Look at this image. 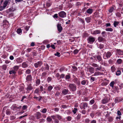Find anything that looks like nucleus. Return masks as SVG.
<instances>
[{
	"instance_id": "f257e3e1",
	"label": "nucleus",
	"mask_w": 123,
	"mask_h": 123,
	"mask_svg": "<svg viewBox=\"0 0 123 123\" xmlns=\"http://www.w3.org/2000/svg\"><path fill=\"white\" fill-rule=\"evenodd\" d=\"M68 87L70 90L72 91H75L76 89V86L74 84H69L68 86Z\"/></svg>"
},
{
	"instance_id": "f03ea898",
	"label": "nucleus",
	"mask_w": 123,
	"mask_h": 123,
	"mask_svg": "<svg viewBox=\"0 0 123 123\" xmlns=\"http://www.w3.org/2000/svg\"><path fill=\"white\" fill-rule=\"evenodd\" d=\"M95 41V38L92 37H89L87 39L88 43L91 44L92 43Z\"/></svg>"
},
{
	"instance_id": "7ed1b4c3",
	"label": "nucleus",
	"mask_w": 123,
	"mask_h": 123,
	"mask_svg": "<svg viewBox=\"0 0 123 123\" xmlns=\"http://www.w3.org/2000/svg\"><path fill=\"white\" fill-rule=\"evenodd\" d=\"M59 16L62 18H64L66 17V13L64 11H62L58 13Z\"/></svg>"
},
{
	"instance_id": "20e7f679",
	"label": "nucleus",
	"mask_w": 123,
	"mask_h": 123,
	"mask_svg": "<svg viewBox=\"0 0 123 123\" xmlns=\"http://www.w3.org/2000/svg\"><path fill=\"white\" fill-rule=\"evenodd\" d=\"M88 105L87 103H82L81 104L80 107L81 109H85L86 108L88 107Z\"/></svg>"
},
{
	"instance_id": "39448f33",
	"label": "nucleus",
	"mask_w": 123,
	"mask_h": 123,
	"mask_svg": "<svg viewBox=\"0 0 123 123\" xmlns=\"http://www.w3.org/2000/svg\"><path fill=\"white\" fill-rule=\"evenodd\" d=\"M42 62L41 61L37 62L34 64L35 67L36 68H37L39 67H40L42 64Z\"/></svg>"
},
{
	"instance_id": "423d86ee",
	"label": "nucleus",
	"mask_w": 123,
	"mask_h": 123,
	"mask_svg": "<svg viewBox=\"0 0 123 123\" xmlns=\"http://www.w3.org/2000/svg\"><path fill=\"white\" fill-rule=\"evenodd\" d=\"M57 29L59 32H61L62 30V27L61 26V24H58L57 25Z\"/></svg>"
},
{
	"instance_id": "0eeeda50",
	"label": "nucleus",
	"mask_w": 123,
	"mask_h": 123,
	"mask_svg": "<svg viewBox=\"0 0 123 123\" xmlns=\"http://www.w3.org/2000/svg\"><path fill=\"white\" fill-rule=\"evenodd\" d=\"M10 0H5L3 3V5L4 6L6 7L10 3Z\"/></svg>"
},
{
	"instance_id": "6e6552de",
	"label": "nucleus",
	"mask_w": 123,
	"mask_h": 123,
	"mask_svg": "<svg viewBox=\"0 0 123 123\" xmlns=\"http://www.w3.org/2000/svg\"><path fill=\"white\" fill-rule=\"evenodd\" d=\"M68 91L69 90L68 89H63L62 91V93L64 95H65L68 94Z\"/></svg>"
},
{
	"instance_id": "1a4fd4ad",
	"label": "nucleus",
	"mask_w": 123,
	"mask_h": 123,
	"mask_svg": "<svg viewBox=\"0 0 123 123\" xmlns=\"http://www.w3.org/2000/svg\"><path fill=\"white\" fill-rule=\"evenodd\" d=\"M109 99L108 98H104L102 101V103L103 104H105L107 103L109 101Z\"/></svg>"
},
{
	"instance_id": "9d476101",
	"label": "nucleus",
	"mask_w": 123,
	"mask_h": 123,
	"mask_svg": "<svg viewBox=\"0 0 123 123\" xmlns=\"http://www.w3.org/2000/svg\"><path fill=\"white\" fill-rule=\"evenodd\" d=\"M21 66L23 68H26L28 67V64L26 62H24L22 64Z\"/></svg>"
},
{
	"instance_id": "9b49d317",
	"label": "nucleus",
	"mask_w": 123,
	"mask_h": 123,
	"mask_svg": "<svg viewBox=\"0 0 123 123\" xmlns=\"http://www.w3.org/2000/svg\"><path fill=\"white\" fill-rule=\"evenodd\" d=\"M88 70L91 74L93 73L94 72V69L93 67H91L87 69Z\"/></svg>"
},
{
	"instance_id": "f8f14e48",
	"label": "nucleus",
	"mask_w": 123,
	"mask_h": 123,
	"mask_svg": "<svg viewBox=\"0 0 123 123\" xmlns=\"http://www.w3.org/2000/svg\"><path fill=\"white\" fill-rule=\"evenodd\" d=\"M100 32V30H97L94 31L93 32H92L91 33L93 35H95L99 34Z\"/></svg>"
},
{
	"instance_id": "ddd939ff",
	"label": "nucleus",
	"mask_w": 123,
	"mask_h": 123,
	"mask_svg": "<svg viewBox=\"0 0 123 123\" xmlns=\"http://www.w3.org/2000/svg\"><path fill=\"white\" fill-rule=\"evenodd\" d=\"M111 55V53L110 52H108L107 53H105V56L107 58H110Z\"/></svg>"
},
{
	"instance_id": "4468645a",
	"label": "nucleus",
	"mask_w": 123,
	"mask_h": 123,
	"mask_svg": "<svg viewBox=\"0 0 123 123\" xmlns=\"http://www.w3.org/2000/svg\"><path fill=\"white\" fill-rule=\"evenodd\" d=\"M26 80L28 81H30L32 80V77L31 75H28L27 76Z\"/></svg>"
},
{
	"instance_id": "2eb2a0df",
	"label": "nucleus",
	"mask_w": 123,
	"mask_h": 123,
	"mask_svg": "<svg viewBox=\"0 0 123 123\" xmlns=\"http://www.w3.org/2000/svg\"><path fill=\"white\" fill-rule=\"evenodd\" d=\"M93 10L91 8H89L86 11L87 13L89 14H91Z\"/></svg>"
},
{
	"instance_id": "dca6fc26",
	"label": "nucleus",
	"mask_w": 123,
	"mask_h": 123,
	"mask_svg": "<svg viewBox=\"0 0 123 123\" xmlns=\"http://www.w3.org/2000/svg\"><path fill=\"white\" fill-rule=\"evenodd\" d=\"M41 116V113L39 112H37L36 113V117L37 119H39Z\"/></svg>"
},
{
	"instance_id": "f3484780",
	"label": "nucleus",
	"mask_w": 123,
	"mask_h": 123,
	"mask_svg": "<svg viewBox=\"0 0 123 123\" xmlns=\"http://www.w3.org/2000/svg\"><path fill=\"white\" fill-rule=\"evenodd\" d=\"M19 67L18 66H15L13 67V70L16 72L18 69Z\"/></svg>"
},
{
	"instance_id": "a211bd4d",
	"label": "nucleus",
	"mask_w": 123,
	"mask_h": 123,
	"mask_svg": "<svg viewBox=\"0 0 123 123\" xmlns=\"http://www.w3.org/2000/svg\"><path fill=\"white\" fill-rule=\"evenodd\" d=\"M32 89V87L31 86V84H30L27 88V91H31V90Z\"/></svg>"
},
{
	"instance_id": "6ab92c4d",
	"label": "nucleus",
	"mask_w": 123,
	"mask_h": 123,
	"mask_svg": "<svg viewBox=\"0 0 123 123\" xmlns=\"http://www.w3.org/2000/svg\"><path fill=\"white\" fill-rule=\"evenodd\" d=\"M111 72H112L113 73L116 70V68L114 66H113L111 67Z\"/></svg>"
},
{
	"instance_id": "aec40b11",
	"label": "nucleus",
	"mask_w": 123,
	"mask_h": 123,
	"mask_svg": "<svg viewBox=\"0 0 123 123\" xmlns=\"http://www.w3.org/2000/svg\"><path fill=\"white\" fill-rule=\"evenodd\" d=\"M102 73L99 72H95L94 74V76H97L100 75H101L102 74Z\"/></svg>"
},
{
	"instance_id": "412c9836",
	"label": "nucleus",
	"mask_w": 123,
	"mask_h": 123,
	"mask_svg": "<svg viewBox=\"0 0 123 123\" xmlns=\"http://www.w3.org/2000/svg\"><path fill=\"white\" fill-rule=\"evenodd\" d=\"M16 61L17 62L19 63H20L22 62V59L20 58H17L16 60Z\"/></svg>"
},
{
	"instance_id": "4be33fe9",
	"label": "nucleus",
	"mask_w": 123,
	"mask_h": 123,
	"mask_svg": "<svg viewBox=\"0 0 123 123\" xmlns=\"http://www.w3.org/2000/svg\"><path fill=\"white\" fill-rule=\"evenodd\" d=\"M40 81L39 79H37L36 81V86H38L40 84Z\"/></svg>"
},
{
	"instance_id": "5701e85b",
	"label": "nucleus",
	"mask_w": 123,
	"mask_h": 123,
	"mask_svg": "<svg viewBox=\"0 0 123 123\" xmlns=\"http://www.w3.org/2000/svg\"><path fill=\"white\" fill-rule=\"evenodd\" d=\"M53 87L51 86H48L47 89V91L49 92L51 91L53 89Z\"/></svg>"
},
{
	"instance_id": "b1692460",
	"label": "nucleus",
	"mask_w": 123,
	"mask_h": 123,
	"mask_svg": "<svg viewBox=\"0 0 123 123\" xmlns=\"http://www.w3.org/2000/svg\"><path fill=\"white\" fill-rule=\"evenodd\" d=\"M40 92V91L39 90V88H37L34 91V94H38Z\"/></svg>"
},
{
	"instance_id": "393cba45",
	"label": "nucleus",
	"mask_w": 123,
	"mask_h": 123,
	"mask_svg": "<svg viewBox=\"0 0 123 123\" xmlns=\"http://www.w3.org/2000/svg\"><path fill=\"white\" fill-rule=\"evenodd\" d=\"M97 59L98 60L99 62H101L102 61L101 57L100 55H98L97 56Z\"/></svg>"
},
{
	"instance_id": "a878e982",
	"label": "nucleus",
	"mask_w": 123,
	"mask_h": 123,
	"mask_svg": "<svg viewBox=\"0 0 123 123\" xmlns=\"http://www.w3.org/2000/svg\"><path fill=\"white\" fill-rule=\"evenodd\" d=\"M46 120L47 121L49 122H51L52 120L51 117L50 116H48Z\"/></svg>"
},
{
	"instance_id": "bb28decb",
	"label": "nucleus",
	"mask_w": 123,
	"mask_h": 123,
	"mask_svg": "<svg viewBox=\"0 0 123 123\" xmlns=\"http://www.w3.org/2000/svg\"><path fill=\"white\" fill-rule=\"evenodd\" d=\"M119 23V22L118 21H114L113 23L114 26L115 27H116L118 25Z\"/></svg>"
},
{
	"instance_id": "cd10ccee",
	"label": "nucleus",
	"mask_w": 123,
	"mask_h": 123,
	"mask_svg": "<svg viewBox=\"0 0 123 123\" xmlns=\"http://www.w3.org/2000/svg\"><path fill=\"white\" fill-rule=\"evenodd\" d=\"M16 73V72H15L13 70H10L9 72V73L10 74H15Z\"/></svg>"
},
{
	"instance_id": "c85d7f7f",
	"label": "nucleus",
	"mask_w": 123,
	"mask_h": 123,
	"mask_svg": "<svg viewBox=\"0 0 123 123\" xmlns=\"http://www.w3.org/2000/svg\"><path fill=\"white\" fill-rule=\"evenodd\" d=\"M121 72L120 70H118L116 72V74L117 76H118L121 75Z\"/></svg>"
},
{
	"instance_id": "c756f323",
	"label": "nucleus",
	"mask_w": 123,
	"mask_h": 123,
	"mask_svg": "<svg viewBox=\"0 0 123 123\" xmlns=\"http://www.w3.org/2000/svg\"><path fill=\"white\" fill-rule=\"evenodd\" d=\"M122 62V60L121 59H119L117 60V62L118 64H120Z\"/></svg>"
},
{
	"instance_id": "7c9ffc66",
	"label": "nucleus",
	"mask_w": 123,
	"mask_h": 123,
	"mask_svg": "<svg viewBox=\"0 0 123 123\" xmlns=\"http://www.w3.org/2000/svg\"><path fill=\"white\" fill-rule=\"evenodd\" d=\"M115 84L114 82L112 81L111 82L110 84V86L112 87H113L114 86V85Z\"/></svg>"
},
{
	"instance_id": "2f4dec72",
	"label": "nucleus",
	"mask_w": 123,
	"mask_h": 123,
	"mask_svg": "<svg viewBox=\"0 0 123 123\" xmlns=\"http://www.w3.org/2000/svg\"><path fill=\"white\" fill-rule=\"evenodd\" d=\"M81 116V115L78 114L77 116L75 117V119L76 120V119L77 120L80 119V118Z\"/></svg>"
},
{
	"instance_id": "473e14b6",
	"label": "nucleus",
	"mask_w": 123,
	"mask_h": 123,
	"mask_svg": "<svg viewBox=\"0 0 123 123\" xmlns=\"http://www.w3.org/2000/svg\"><path fill=\"white\" fill-rule=\"evenodd\" d=\"M105 30L108 31H113V29L111 28H106Z\"/></svg>"
},
{
	"instance_id": "72a5a7b5",
	"label": "nucleus",
	"mask_w": 123,
	"mask_h": 123,
	"mask_svg": "<svg viewBox=\"0 0 123 123\" xmlns=\"http://www.w3.org/2000/svg\"><path fill=\"white\" fill-rule=\"evenodd\" d=\"M6 7L4 6V5H3V6H0V11H2Z\"/></svg>"
},
{
	"instance_id": "f704fd0d",
	"label": "nucleus",
	"mask_w": 123,
	"mask_h": 123,
	"mask_svg": "<svg viewBox=\"0 0 123 123\" xmlns=\"http://www.w3.org/2000/svg\"><path fill=\"white\" fill-rule=\"evenodd\" d=\"M85 20L87 23H89L90 22V18L89 17H87L86 18Z\"/></svg>"
},
{
	"instance_id": "c9c22d12",
	"label": "nucleus",
	"mask_w": 123,
	"mask_h": 123,
	"mask_svg": "<svg viewBox=\"0 0 123 123\" xmlns=\"http://www.w3.org/2000/svg\"><path fill=\"white\" fill-rule=\"evenodd\" d=\"M77 111V109L75 108L73 109L72 110V111L74 114H75L76 113Z\"/></svg>"
},
{
	"instance_id": "e433bc0d",
	"label": "nucleus",
	"mask_w": 123,
	"mask_h": 123,
	"mask_svg": "<svg viewBox=\"0 0 123 123\" xmlns=\"http://www.w3.org/2000/svg\"><path fill=\"white\" fill-rule=\"evenodd\" d=\"M27 106L26 105H23L22 108V110H24L27 109Z\"/></svg>"
},
{
	"instance_id": "4c0bfd02",
	"label": "nucleus",
	"mask_w": 123,
	"mask_h": 123,
	"mask_svg": "<svg viewBox=\"0 0 123 123\" xmlns=\"http://www.w3.org/2000/svg\"><path fill=\"white\" fill-rule=\"evenodd\" d=\"M97 68H95L96 71L97 70H100L102 68V67L101 66H100L98 67H97Z\"/></svg>"
},
{
	"instance_id": "58836bf2",
	"label": "nucleus",
	"mask_w": 123,
	"mask_h": 123,
	"mask_svg": "<svg viewBox=\"0 0 123 123\" xmlns=\"http://www.w3.org/2000/svg\"><path fill=\"white\" fill-rule=\"evenodd\" d=\"M104 38L101 37H100L98 38V40L100 42L104 40Z\"/></svg>"
},
{
	"instance_id": "ea45409f",
	"label": "nucleus",
	"mask_w": 123,
	"mask_h": 123,
	"mask_svg": "<svg viewBox=\"0 0 123 123\" xmlns=\"http://www.w3.org/2000/svg\"><path fill=\"white\" fill-rule=\"evenodd\" d=\"M17 32L18 33L20 34L22 32V30L21 29L19 28L17 30Z\"/></svg>"
},
{
	"instance_id": "a19ab883",
	"label": "nucleus",
	"mask_w": 123,
	"mask_h": 123,
	"mask_svg": "<svg viewBox=\"0 0 123 123\" xmlns=\"http://www.w3.org/2000/svg\"><path fill=\"white\" fill-rule=\"evenodd\" d=\"M31 70L29 69H28L26 70L25 73L27 74H29L31 73Z\"/></svg>"
},
{
	"instance_id": "79ce46f5",
	"label": "nucleus",
	"mask_w": 123,
	"mask_h": 123,
	"mask_svg": "<svg viewBox=\"0 0 123 123\" xmlns=\"http://www.w3.org/2000/svg\"><path fill=\"white\" fill-rule=\"evenodd\" d=\"M92 66L95 67H98V65L97 64L95 63L92 64Z\"/></svg>"
},
{
	"instance_id": "37998d69",
	"label": "nucleus",
	"mask_w": 123,
	"mask_h": 123,
	"mask_svg": "<svg viewBox=\"0 0 123 123\" xmlns=\"http://www.w3.org/2000/svg\"><path fill=\"white\" fill-rule=\"evenodd\" d=\"M6 113L7 115H10L11 112H10V110L9 109H7L6 110Z\"/></svg>"
},
{
	"instance_id": "c03bdc74",
	"label": "nucleus",
	"mask_w": 123,
	"mask_h": 123,
	"mask_svg": "<svg viewBox=\"0 0 123 123\" xmlns=\"http://www.w3.org/2000/svg\"><path fill=\"white\" fill-rule=\"evenodd\" d=\"M47 109L46 108L43 109L42 111H40L42 112L43 113H45L46 112Z\"/></svg>"
},
{
	"instance_id": "a18cd8bd",
	"label": "nucleus",
	"mask_w": 123,
	"mask_h": 123,
	"mask_svg": "<svg viewBox=\"0 0 123 123\" xmlns=\"http://www.w3.org/2000/svg\"><path fill=\"white\" fill-rule=\"evenodd\" d=\"M95 114L94 112H92L90 114V116L92 118H93Z\"/></svg>"
},
{
	"instance_id": "49530a36",
	"label": "nucleus",
	"mask_w": 123,
	"mask_h": 123,
	"mask_svg": "<svg viewBox=\"0 0 123 123\" xmlns=\"http://www.w3.org/2000/svg\"><path fill=\"white\" fill-rule=\"evenodd\" d=\"M86 83V80H83L81 82V84L82 85H85Z\"/></svg>"
},
{
	"instance_id": "de8ad7c7",
	"label": "nucleus",
	"mask_w": 123,
	"mask_h": 123,
	"mask_svg": "<svg viewBox=\"0 0 123 123\" xmlns=\"http://www.w3.org/2000/svg\"><path fill=\"white\" fill-rule=\"evenodd\" d=\"M114 8L113 7H111L110 9L109 10V12H111L113 11L114 10Z\"/></svg>"
},
{
	"instance_id": "09e8293b",
	"label": "nucleus",
	"mask_w": 123,
	"mask_h": 123,
	"mask_svg": "<svg viewBox=\"0 0 123 123\" xmlns=\"http://www.w3.org/2000/svg\"><path fill=\"white\" fill-rule=\"evenodd\" d=\"M79 51V50L77 49H76L74 51L73 53L74 54H76L78 53Z\"/></svg>"
},
{
	"instance_id": "8fccbe9b",
	"label": "nucleus",
	"mask_w": 123,
	"mask_h": 123,
	"mask_svg": "<svg viewBox=\"0 0 123 123\" xmlns=\"http://www.w3.org/2000/svg\"><path fill=\"white\" fill-rule=\"evenodd\" d=\"M39 87H40V89H39V91L40 92V91L41 92H42L43 90V86H40Z\"/></svg>"
},
{
	"instance_id": "3c124183",
	"label": "nucleus",
	"mask_w": 123,
	"mask_h": 123,
	"mask_svg": "<svg viewBox=\"0 0 123 123\" xmlns=\"http://www.w3.org/2000/svg\"><path fill=\"white\" fill-rule=\"evenodd\" d=\"M94 99H92L90 101V103L91 105L93 104L94 103Z\"/></svg>"
},
{
	"instance_id": "603ef678",
	"label": "nucleus",
	"mask_w": 123,
	"mask_h": 123,
	"mask_svg": "<svg viewBox=\"0 0 123 123\" xmlns=\"http://www.w3.org/2000/svg\"><path fill=\"white\" fill-rule=\"evenodd\" d=\"M60 53L58 52H57L56 53L54 54L55 55L58 57H60Z\"/></svg>"
},
{
	"instance_id": "864d4df0",
	"label": "nucleus",
	"mask_w": 123,
	"mask_h": 123,
	"mask_svg": "<svg viewBox=\"0 0 123 123\" xmlns=\"http://www.w3.org/2000/svg\"><path fill=\"white\" fill-rule=\"evenodd\" d=\"M66 77V79L67 80H68L70 78V75L68 74V75H67L66 76H65Z\"/></svg>"
},
{
	"instance_id": "5fc2aeb1",
	"label": "nucleus",
	"mask_w": 123,
	"mask_h": 123,
	"mask_svg": "<svg viewBox=\"0 0 123 123\" xmlns=\"http://www.w3.org/2000/svg\"><path fill=\"white\" fill-rule=\"evenodd\" d=\"M79 20L83 24L84 23V21L83 19L81 18H80L79 19Z\"/></svg>"
},
{
	"instance_id": "6e6d98bb",
	"label": "nucleus",
	"mask_w": 123,
	"mask_h": 123,
	"mask_svg": "<svg viewBox=\"0 0 123 123\" xmlns=\"http://www.w3.org/2000/svg\"><path fill=\"white\" fill-rule=\"evenodd\" d=\"M113 118L111 117H110L108 118L109 121V122H111L113 120Z\"/></svg>"
},
{
	"instance_id": "4d7b16f0",
	"label": "nucleus",
	"mask_w": 123,
	"mask_h": 123,
	"mask_svg": "<svg viewBox=\"0 0 123 123\" xmlns=\"http://www.w3.org/2000/svg\"><path fill=\"white\" fill-rule=\"evenodd\" d=\"M24 87L23 86H21L20 87V88L19 89V91L20 92L24 90Z\"/></svg>"
},
{
	"instance_id": "13d9d810",
	"label": "nucleus",
	"mask_w": 123,
	"mask_h": 123,
	"mask_svg": "<svg viewBox=\"0 0 123 123\" xmlns=\"http://www.w3.org/2000/svg\"><path fill=\"white\" fill-rule=\"evenodd\" d=\"M71 117L70 116H68L66 118L67 119L68 121H70L71 120Z\"/></svg>"
},
{
	"instance_id": "bf43d9fd",
	"label": "nucleus",
	"mask_w": 123,
	"mask_h": 123,
	"mask_svg": "<svg viewBox=\"0 0 123 123\" xmlns=\"http://www.w3.org/2000/svg\"><path fill=\"white\" fill-rule=\"evenodd\" d=\"M104 47V45L102 44H100L99 45V48L100 49H102Z\"/></svg>"
},
{
	"instance_id": "052dcab7",
	"label": "nucleus",
	"mask_w": 123,
	"mask_h": 123,
	"mask_svg": "<svg viewBox=\"0 0 123 123\" xmlns=\"http://www.w3.org/2000/svg\"><path fill=\"white\" fill-rule=\"evenodd\" d=\"M97 107V105L95 104H94L93 106V109H96Z\"/></svg>"
},
{
	"instance_id": "680f3d73",
	"label": "nucleus",
	"mask_w": 123,
	"mask_h": 123,
	"mask_svg": "<svg viewBox=\"0 0 123 123\" xmlns=\"http://www.w3.org/2000/svg\"><path fill=\"white\" fill-rule=\"evenodd\" d=\"M56 116L57 117L59 120L61 119L62 118L61 116L59 115H57Z\"/></svg>"
},
{
	"instance_id": "e2e57ef3",
	"label": "nucleus",
	"mask_w": 123,
	"mask_h": 123,
	"mask_svg": "<svg viewBox=\"0 0 123 123\" xmlns=\"http://www.w3.org/2000/svg\"><path fill=\"white\" fill-rule=\"evenodd\" d=\"M53 17L54 18H58V14H55L53 16Z\"/></svg>"
},
{
	"instance_id": "0e129e2a",
	"label": "nucleus",
	"mask_w": 123,
	"mask_h": 123,
	"mask_svg": "<svg viewBox=\"0 0 123 123\" xmlns=\"http://www.w3.org/2000/svg\"><path fill=\"white\" fill-rule=\"evenodd\" d=\"M29 27H30L29 26H26L25 28L26 30L28 31L29 30Z\"/></svg>"
},
{
	"instance_id": "69168bd1",
	"label": "nucleus",
	"mask_w": 123,
	"mask_h": 123,
	"mask_svg": "<svg viewBox=\"0 0 123 123\" xmlns=\"http://www.w3.org/2000/svg\"><path fill=\"white\" fill-rule=\"evenodd\" d=\"M89 121L90 120L89 119H86L85 120L86 123H89Z\"/></svg>"
},
{
	"instance_id": "338daca9",
	"label": "nucleus",
	"mask_w": 123,
	"mask_h": 123,
	"mask_svg": "<svg viewBox=\"0 0 123 123\" xmlns=\"http://www.w3.org/2000/svg\"><path fill=\"white\" fill-rule=\"evenodd\" d=\"M117 114L118 115L120 116L122 114L120 111H118L117 112Z\"/></svg>"
},
{
	"instance_id": "774afa93",
	"label": "nucleus",
	"mask_w": 123,
	"mask_h": 123,
	"mask_svg": "<svg viewBox=\"0 0 123 123\" xmlns=\"http://www.w3.org/2000/svg\"><path fill=\"white\" fill-rule=\"evenodd\" d=\"M45 68L47 70H48L49 69V67L48 65V64H46L45 66Z\"/></svg>"
}]
</instances>
